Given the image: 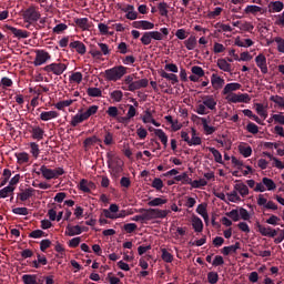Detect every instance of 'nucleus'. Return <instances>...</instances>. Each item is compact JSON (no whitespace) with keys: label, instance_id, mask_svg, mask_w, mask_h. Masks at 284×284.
Segmentation results:
<instances>
[{"label":"nucleus","instance_id":"nucleus-1","mask_svg":"<svg viewBox=\"0 0 284 284\" xmlns=\"http://www.w3.org/2000/svg\"><path fill=\"white\" fill-rule=\"evenodd\" d=\"M140 212L142 215H135L132 221H151L156 219H165L171 211L170 210H160V209H141Z\"/></svg>","mask_w":284,"mask_h":284},{"label":"nucleus","instance_id":"nucleus-2","mask_svg":"<svg viewBox=\"0 0 284 284\" xmlns=\"http://www.w3.org/2000/svg\"><path fill=\"white\" fill-rule=\"evenodd\" d=\"M128 73V68L123 65L114 67L105 71V79L108 81L116 82Z\"/></svg>","mask_w":284,"mask_h":284},{"label":"nucleus","instance_id":"nucleus-3","mask_svg":"<svg viewBox=\"0 0 284 284\" xmlns=\"http://www.w3.org/2000/svg\"><path fill=\"white\" fill-rule=\"evenodd\" d=\"M98 45L100 48V51L97 50L95 47H92L89 52L92 55V58L100 60L102 58V55H109L111 53V50L109 49L108 44L99 43Z\"/></svg>","mask_w":284,"mask_h":284},{"label":"nucleus","instance_id":"nucleus-4","mask_svg":"<svg viewBox=\"0 0 284 284\" xmlns=\"http://www.w3.org/2000/svg\"><path fill=\"white\" fill-rule=\"evenodd\" d=\"M41 13L36 7H29L23 13L26 22H36L40 19Z\"/></svg>","mask_w":284,"mask_h":284},{"label":"nucleus","instance_id":"nucleus-5","mask_svg":"<svg viewBox=\"0 0 284 284\" xmlns=\"http://www.w3.org/2000/svg\"><path fill=\"white\" fill-rule=\"evenodd\" d=\"M67 70V65L63 63H52L43 68L47 73H53L55 75H61Z\"/></svg>","mask_w":284,"mask_h":284},{"label":"nucleus","instance_id":"nucleus-6","mask_svg":"<svg viewBox=\"0 0 284 284\" xmlns=\"http://www.w3.org/2000/svg\"><path fill=\"white\" fill-rule=\"evenodd\" d=\"M36 55V60L33 62L34 67H40L44 63H47V61L51 60V55L45 52L44 50H38Z\"/></svg>","mask_w":284,"mask_h":284},{"label":"nucleus","instance_id":"nucleus-7","mask_svg":"<svg viewBox=\"0 0 284 284\" xmlns=\"http://www.w3.org/2000/svg\"><path fill=\"white\" fill-rule=\"evenodd\" d=\"M255 64H257V68L260 69L262 74L268 73L267 60L264 54H258L257 57H255Z\"/></svg>","mask_w":284,"mask_h":284},{"label":"nucleus","instance_id":"nucleus-8","mask_svg":"<svg viewBox=\"0 0 284 284\" xmlns=\"http://www.w3.org/2000/svg\"><path fill=\"white\" fill-rule=\"evenodd\" d=\"M74 23L82 31H90L92 28V22H90L89 18H74Z\"/></svg>","mask_w":284,"mask_h":284},{"label":"nucleus","instance_id":"nucleus-9","mask_svg":"<svg viewBox=\"0 0 284 284\" xmlns=\"http://www.w3.org/2000/svg\"><path fill=\"white\" fill-rule=\"evenodd\" d=\"M257 232L262 236H267V237H275L277 235V231L273 230L271 226L265 227L264 225L257 223Z\"/></svg>","mask_w":284,"mask_h":284},{"label":"nucleus","instance_id":"nucleus-10","mask_svg":"<svg viewBox=\"0 0 284 284\" xmlns=\"http://www.w3.org/2000/svg\"><path fill=\"white\" fill-rule=\"evenodd\" d=\"M7 30H9L13 36L14 38L17 39H27L30 37V33L28 31H24V30H19L17 28H13V27H10V26H7L6 27Z\"/></svg>","mask_w":284,"mask_h":284},{"label":"nucleus","instance_id":"nucleus-11","mask_svg":"<svg viewBox=\"0 0 284 284\" xmlns=\"http://www.w3.org/2000/svg\"><path fill=\"white\" fill-rule=\"evenodd\" d=\"M202 103H204L205 108H209V110L211 111L216 110L217 102L215 101L213 95L202 97Z\"/></svg>","mask_w":284,"mask_h":284},{"label":"nucleus","instance_id":"nucleus-12","mask_svg":"<svg viewBox=\"0 0 284 284\" xmlns=\"http://www.w3.org/2000/svg\"><path fill=\"white\" fill-rule=\"evenodd\" d=\"M133 27L135 29H142V30L154 29L153 22H149V20H138V21L133 22Z\"/></svg>","mask_w":284,"mask_h":284},{"label":"nucleus","instance_id":"nucleus-13","mask_svg":"<svg viewBox=\"0 0 284 284\" xmlns=\"http://www.w3.org/2000/svg\"><path fill=\"white\" fill-rule=\"evenodd\" d=\"M225 80L219 77L217 74L213 73L211 75V85H213V89L220 90L224 87Z\"/></svg>","mask_w":284,"mask_h":284},{"label":"nucleus","instance_id":"nucleus-14","mask_svg":"<svg viewBox=\"0 0 284 284\" xmlns=\"http://www.w3.org/2000/svg\"><path fill=\"white\" fill-rule=\"evenodd\" d=\"M149 85V80L148 79H142L139 81H134V83L128 88V91L134 92L136 90H140L142 88H146Z\"/></svg>","mask_w":284,"mask_h":284},{"label":"nucleus","instance_id":"nucleus-15","mask_svg":"<svg viewBox=\"0 0 284 284\" xmlns=\"http://www.w3.org/2000/svg\"><path fill=\"white\" fill-rule=\"evenodd\" d=\"M250 95L248 94H240V95H237V94H231V98H229V101H231V102H233V103H237V102H240V103H247V102H250Z\"/></svg>","mask_w":284,"mask_h":284},{"label":"nucleus","instance_id":"nucleus-16","mask_svg":"<svg viewBox=\"0 0 284 284\" xmlns=\"http://www.w3.org/2000/svg\"><path fill=\"white\" fill-rule=\"evenodd\" d=\"M267 8L270 13L281 12L284 9V2H280V0L268 2Z\"/></svg>","mask_w":284,"mask_h":284},{"label":"nucleus","instance_id":"nucleus-17","mask_svg":"<svg viewBox=\"0 0 284 284\" xmlns=\"http://www.w3.org/2000/svg\"><path fill=\"white\" fill-rule=\"evenodd\" d=\"M69 47L71 50H77V52L81 55H84L87 52V47L80 41H74V42L70 43Z\"/></svg>","mask_w":284,"mask_h":284},{"label":"nucleus","instance_id":"nucleus-18","mask_svg":"<svg viewBox=\"0 0 284 284\" xmlns=\"http://www.w3.org/2000/svg\"><path fill=\"white\" fill-rule=\"evenodd\" d=\"M37 174H42V176L47 180H52L55 176L53 170L48 169L45 165H42L40 172H37Z\"/></svg>","mask_w":284,"mask_h":284},{"label":"nucleus","instance_id":"nucleus-19","mask_svg":"<svg viewBox=\"0 0 284 284\" xmlns=\"http://www.w3.org/2000/svg\"><path fill=\"white\" fill-rule=\"evenodd\" d=\"M95 187V184L93 182H89L88 180H81L80 182V190L90 193L92 189Z\"/></svg>","mask_w":284,"mask_h":284},{"label":"nucleus","instance_id":"nucleus-20","mask_svg":"<svg viewBox=\"0 0 284 284\" xmlns=\"http://www.w3.org/2000/svg\"><path fill=\"white\" fill-rule=\"evenodd\" d=\"M195 118L202 121V128L204 129V133H206V135H211L216 131L214 126H210L207 124V120L205 118H199V116H195Z\"/></svg>","mask_w":284,"mask_h":284},{"label":"nucleus","instance_id":"nucleus-21","mask_svg":"<svg viewBox=\"0 0 284 284\" xmlns=\"http://www.w3.org/2000/svg\"><path fill=\"white\" fill-rule=\"evenodd\" d=\"M36 190L32 187L26 189L23 192L18 194V197L24 202L34 195Z\"/></svg>","mask_w":284,"mask_h":284},{"label":"nucleus","instance_id":"nucleus-22","mask_svg":"<svg viewBox=\"0 0 284 284\" xmlns=\"http://www.w3.org/2000/svg\"><path fill=\"white\" fill-rule=\"evenodd\" d=\"M31 134L32 139L40 141L43 139L44 131L40 126H32Z\"/></svg>","mask_w":284,"mask_h":284},{"label":"nucleus","instance_id":"nucleus-23","mask_svg":"<svg viewBox=\"0 0 284 284\" xmlns=\"http://www.w3.org/2000/svg\"><path fill=\"white\" fill-rule=\"evenodd\" d=\"M67 231L68 232H65V234H68L69 236L80 235L83 232L82 227L79 225H75V226L68 225Z\"/></svg>","mask_w":284,"mask_h":284},{"label":"nucleus","instance_id":"nucleus-24","mask_svg":"<svg viewBox=\"0 0 284 284\" xmlns=\"http://www.w3.org/2000/svg\"><path fill=\"white\" fill-rule=\"evenodd\" d=\"M97 143H102V141L100 139H98L97 136H91L84 140L83 142V146L85 149V151L89 150V148L93 146Z\"/></svg>","mask_w":284,"mask_h":284},{"label":"nucleus","instance_id":"nucleus-25","mask_svg":"<svg viewBox=\"0 0 284 284\" xmlns=\"http://www.w3.org/2000/svg\"><path fill=\"white\" fill-rule=\"evenodd\" d=\"M197 45V40L195 37L191 36L187 38L186 41H184V47H186V50L193 51Z\"/></svg>","mask_w":284,"mask_h":284},{"label":"nucleus","instance_id":"nucleus-26","mask_svg":"<svg viewBox=\"0 0 284 284\" xmlns=\"http://www.w3.org/2000/svg\"><path fill=\"white\" fill-rule=\"evenodd\" d=\"M58 116H59V113L55 111L42 112L40 114V119L44 122L50 121L52 119H57Z\"/></svg>","mask_w":284,"mask_h":284},{"label":"nucleus","instance_id":"nucleus-27","mask_svg":"<svg viewBox=\"0 0 284 284\" xmlns=\"http://www.w3.org/2000/svg\"><path fill=\"white\" fill-rule=\"evenodd\" d=\"M235 191L240 192V195H242V197H245L250 194V190L244 183L235 184Z\"/></svg>","mask_w":284,"mask_h":284},{"label":"nucleus","instance_id":"nucleus-28","mask_svg":"<svg viewBox=\"0 0 284 284\" xmlns=\"http://www.w3.org/2000/svg\"><path fill=\"white\" fill-rule=\"evenodd\" d=\"M244 12H246V14H257L258 12L263 13V9L262 7H257L256 4H248L246 9H244Z\"/></svg>","mask_w":284,"mask_h":284},{"label":"nucleus","instance_id":"nucleus-29","mask_svg":"<svg viewBox=\"0 0 284 284\" xmlns=\"http://www.w3.org/2000/svg\"><path fill=\"white\" fill-rule=\"evenodd\" d=\"M241 89V84L239 83H230V84H226V87H224V90L222 91V93L224 95L233 92V91H237Z\"/></svg>","mask_w":284,"mask_h":284},{"label":"nucleus","instance_id":"nucleus-30","mask_svg":"<svg viewBox=\"0 0 284 284\" xmlns=\"http://www.w3.org/2000/svg\"><path fill=\"white\" fill-rule=\"evenodd\" d=\"M207 205L202 203L200 205H197V210H195L197 212V214H200L202 216V219H204V221L209 220V214H207Z\"/></svg>","mask_w":284,"mask_h":284},{"label":"nucleus","instance_id":"nucleus-31","mask_svg":"<svg viewBox=\"0 0 284 284\" xmlns=\"http://www.w3.org/2000/svg\"><path fill=\"white\" fill-rule=\"evenodd\" d=\"M160 75L169 81H171V83L174 85L176 83H179V78L178 75L173 74V73H166L165 71H162L160 73Z\"/></svg>","mask_w":284,"mask_h":284},{"label":"nucleus","instance_id":"nucleus-32","mask_svg":"<svg viewBox=\"0 0 284 284\" xmlns=\"http://www.w3.org/2000/svg\"><path fill=\"white\" fill-rule=\"evenodd\" d=\"M14 186H6L4 189L0 190V199H6L10 195H13L14 193Z\"/></svg>","mask_w":284,"mask_h":284},{"label":"nucleus","instance_id":"nucleus-33","mask_svg":"<svg viewBox=\"0 0 284 284\" xmlns=\"http://www.w3.org/2000/svg\"><path fill=\"white\" fill-rule=\"evenodd\" d=\"M241 247L240 243H235V245H231V246H224V248H222V254L224 255H230V253H236V251Z\"/></svg>","mask_w":284,"mask_h":284},{"label":"nucleus","instance_id":"nucleus-34","mask_svg":"<svg viewBox=\"0 0 284 284\" xmlns=\"http://www.w3.org/2000/svg\"><path fill=\"white\" fill-rule=\"evenodd\" d=\"M262 184L266 187L267 191H274L276 189L275 182L268 178H263Z\"/></svg>","mask_w":284,"mask_h":284},{"label":"nucleus","instance_id":"nucleus-35","mask_svg":"<svg viewBox=\"0 0 284 284\" xmlns=\"http://www.w3.org/2000/svg\"><path fill=\"white\" fill-rule=\"evenodd\" d=\"M217 68H220V70H222L224 72H231L232 65L230 63H227L226 60L220 59V60H217Z\"/></svg>","mask_w":284,"mask_h":284},{"label":"nucleus","instance_id":"nucleus-36","mask_svg":"<svg viewBox=\"0 0 284 284\" xmlns=\"http://www.w3.org/2000/svg\"><path fill=\"white\" fill-rule=\"evenodd\" d=\"M155 131V135L161 140V142L164 144V148L168 146V142H169V138L165 134V132L163 130H154Z\"/></svg>","mask_w":284,"mask_h":284},{"label":"nucleus","instance_id":"nucleus-37","mask_svg":"<svg viewBox=\"0 0 284 284\" xmlns=\"http://www.w3.org/2000/svg\"><path fill=\"white\" fill-rule=\"evenodd\" d=\"M22 281L24 284H37V275L36 274H24L22 276Z\"/></svg>","mask_w":284,"mask_h":284},{"label":"nucleus","instance_id":"nucleus-38","mask_svg":"<svg viewBox=\"0 0 284 284\" xmlns=\"http://www.w3.org/2000/svg\"><path fill=\"white\" fill-rule=\"evenodd\" d=\"M193 230H195V232H202L203 231V222L197 216H193Z\"/></svg>","mask_w":284,"mask_h":284},{"label":"nucleus","instance_id":"nucleus-39","mask_svg":"<svg viewBox=\"0 0 284 284\" xmlns=\"http://www.w3.org/2000/svg\"><path fill=\"white\" fill-rule=\"evenodd\" d=\"M84 121H87V120H85V116L83 115V113L77 114V115H74V116L72 118L71 125H72L73 128H75V126H78V124H80V123H82V122H84Z\"/></svg>","mask_w":284,"mask_h":284},{"label":"nucleus","instance_id":"nucleus-40","mask_svg":"<svg viewBox=\"0 0 284 284\" xmlns=\"http://www.w3.org/2000/svg\"><path fill=\"white\" fill-rule=\"evenodd\" d=\"M159 11L162 17H169V4L168 2H160L159 4Z\"/></svg>","mask_w":284,"mask_h":284},{"label":"nucleus","instance_id":"nucleus-41","mask_svg":"<svg viewBox=\"0 0 284 284\" xmlns=\"http://www.w3.org/2000/svg\"><path fill=\"white\" fill-rule=\"evenodd\" d=\"M87 93L91 98H101L102 97V91L98 88H89Z\"/></svg>","mask_w":284,"mask_h":284},{"label":"nucleus","instance_id":"nucleus-42","mask_svg":"<svg viewBox=\"0 0 284 284\" xmlns=\"http://www.w3.org/2000/svg\"><path fill=\"white\" fill-rule=\"evenodd\" d=\"M99 110L98 105L90 106L83 114L84 119L88 120L90 116L94 115Z\"/></svg>","mask_w":284,"mask_h":284},{"label":"nucleus","instance_id":"nucleus-43","mask_svg":"<svg viewBox=\"0 0 284 284\" xmlns=\"http://www.w3.org/2000/svg\"><path fill=\"white\" fill-rule=\"evenodd\" d=\"M166 203H168V200L162 197H155L154 200L150 201L148 204L149 206H161Z\"/></svg>","mask_w":284,"mask_h":284},{"label":"nucleus","instance_id":"nucleus-44","mask_svg":"<svg viewBox=\"0 0 284 284\" xmlns=\"http://www.w3.org/2000/svg\"><path fill=\"white\" fill-rule=\"evenodd\" d=\"M209 152H211L213 154V158H215V162H217V163L223 162L222 154L219 150H216L214 148H209Z\"/></svg>","mask_w":284,"mask_h":284},{"label":"nucleus","instance_id":"nucleus-45","mask_svg":"<svg viewBox=\"0 0 284 284\" xmlns=\"http://www.w3.org/2000/svg\"><path fill=\"white\" fill-rule=\"evenodd\" d=\"M191 186H193L194 189H200L202 186H205L207 185V181L205 179H200V180H195V181H192L191 180Z\"/></svg>","mask_w":284,"mask_h":284},{"label":"nucleus","instance_id":"nucleus-46","mask_svg":"<svg viewBox=\"0 0 284 284\" xmlns=\"http://www.w3.org/2000/svg\"><path fill=\"white\" fill-rule=\"evenodd\" d=\"M275 43H276V45H277V51L280 52V53H283L284 54V39H282L281 37H276V38H274V40H273Z\"/></svg>","mask_w":284,"mask_h":284},{"label":"nucleus","instance_id":"nucleus-47","mask_svg":"<svg viewBox=\"0 0 284 284\" xmlns=\"http://www.w3.org/2000/svg\"><path fill=\"white\" fill-rule=\"evenodd\" d=\"M270 101L277 104L281 108H284V98L280 95H272L270 97Z\"/></svg>","mask_w":284,"mask_h":284},{"label":"nucleus","instance_id":"nucleus-48","mask_svg":"<svg viewBox=\"0 0 284 284\" xmlns=\"http://www.w3.org/2000/svg\"><path fill=\"white\" fill-rule=\"evenodd\" d=\"M255 111H257V114L260 116H262L263 119L267 118V113H266L263 104H261V103L255 104Z\"/></svg>","mask_w":284,"mask_h":284},{"label":"nucleus","instance_id":"nucleus-49","mask_svg":"<svg viewBox=\"0 0 284 284\" xmlns=\"http://www.w3.org/2000/svg\"><path fill=\"white\" fill-rule=\"evenodd\" d=\"M18 163L23 164L29 162V154L26 152L16 154Z\"/></svg>","mask_w":284,"mask_h":284},{"label":"nucleus","instance_id":"nucleus-50","mask_svg":"<svg viewBox=\"0 0 284 284\" xmlns=\"http://www.w3.org/2000/svg\"><path fill=\"white\" fill-rule=\"evenodd\" d=\"M152 36L151 32L143 33V37L141 38V42L143 45H150L152 43Z\"/></svg>","mask_w":284,"mask_h":284},{"label":"nucleus","instance_id":"nucleus-51","mask_svg":"<svg viewBox=\"0 0 284 284\" xmlns=\"http://www.w3.org/2000/svg\"><path fill=\"white\" fill-rule=\"evenodd\" d=\"M175 181L180 182L183 181L184 184L192 183V179L189 178L187 173H183L182 175H178L174 178Z\"/></svg>","mask_w":284,"mask_h":284},{"label":"nucleus","instance_id":"nucleus-52","mask_svg":"<svg viewBox=\"0 0 284 284\" xmlns=\"http://www.w3.org/2000/svg\"><path fill=\"white\" fill-rule=\"evenodd\" d=\"M275 18V22L274 24L277 27H284V11H282V13H277L276 16H274Z\"/></svg>","mask_w":284,"mask_h":284},{"label":"nucleus","instance_id":"nucleus-53","mask_svg":"<svg viewBox=\"0 0 284 284\" xmlns=\"http://www.w3.org/2000/svg\"><path fill=\"white\" fill-rule=\"evenodd\" d=\"M30 152L33 158L38 159L40 154L39 145L36 142L30 143Z\"/></svg>","mask_w":284,"mask_h":284},{"label":"nucleus","instance_id":"nucleus-54","mask_svg":"<svg viewBox=\"0 0 284 284\" xmlns=\"http://www.w3.org/2000/svg\"><path fill=\"white\" fill-rule=\"evenodd\" d=\"M246 131H248V133L255 135L258 133V126L253 122H248V124H246Z\"/></svg>","mask_w":284,"mask_h":284},{"label":"nucleus","instance_id":"nucleus-55","mask_svg":"<svg viewBox=\"0 0 284 284\" xmlns=\"http://www.w3.org/2000/svg\"><path fill=\"white\" fill-rule=\"evenodd\" d=\"M162 258H163L164 262L171 263V262H173L174 257L170 252H168L166 248H163L162 250Z\"/></svg>","mask_w":284,"mask_h":284},{"label":"nucleus","instance_id":"nucleus-56","mask_svg":"<svg viewBox=\"0 0 284 284\" xmlns=\"http://www.w3.org/2000/svg\"><path fill=\"white\" fill-rule=\"evenodd\" d=\"M206 278L211 284H216L219 282V274L216 272H209Z\"/></svg>","mask_w":284,"mask_h":284},{"label":"nucleus","instance_id":"nucleus-57","mask_svg":"<svg viewBox=\"0 0 284 284\" xmlns=\"http://www.w3.org/2000/svg\"><path fill=\"white\" fill-rule=\"evenodd\" d=\"M45 236H47V234L41 230H34L29 234V237H31V239H40V237H45Z\"/></svg>","mask_w":284,"mask_h":284},{"label":"nucleus","instance_id":"nucleus-58","mask_svg":"<svg viewBox=\"0 0 284 284\" xmlns=\"http://www.w3.org/2000/svg\"><path fill=\"white\" fill-rule=\"evenodd\" d=\"M73 103L72 100H65V101H60L55 104V108L58 110H63L64 108H68L70 106L71 104Z\"/></svg>","mask_w":284,"mask_h":284},{"label":"nucleus","instance_id":"nucleus-59","mask_svg":"<svg viewBox=\"0 0 284 284\" xmlns=\"http://www.w3.org/2000/svg\"><path fill=\"white\" fill-rule=\"evenodd\" d=\"M240 219L244 220V221H250L251 220V215L248 213V211L244 207H240Z\"/></svg>","mask_w":284,"mask_h":284},{"label":"nucleus","instance_id":"nucleus-60","mask_svg":"<svg viewBox=\"0 0 284 284\" xmlns=\"http://www.w3.org/2000/svg\"><path fill=\"white\" fill-rule=\"evenodd\" d=\"M229 195V201L231 202H234V203H237V202H241L242 199L240 197V195L237 194V191H233L231 193L227 194Z\"/></svg>","mask_w":284,"mask_h":284},{"label":"nucleus","instance_id":"nucleus-61","mask_svg":"<svg viewBox=\"0 0 284 284\" xmlns=\"http://www.w3.org/2000/svg\"><path fill=\"white\" fill-rule=\"evenodd\" d=\"M164 184L163 181L159 178H155L152 182V187L156 189L158 191H161L163 189Z\"/></svg>","mask_w":284,"mask_h":284},{"label":"nucleus","instance_id":"nucleus-62","mask_svg":"<svg viewBox=\"0 0 284 284\" xmlns=\"http://www.w3.org/2000/svg\"><path fill=\"white\" fill-rule=\"evenodd\" d=\"M110 118L116 119L119 116V110L116 106H110L106 111Z\"/></svg>","mask_w":284,"mask_h":284},{"label":"nucleus","instance_id":"nucleus-63","mask_svg":"<svg viewBox=\"0 0 284 284\" xmlns=\"http://www.w3.org/2000/svg\"><path fill=\"white\" fill-rule=\"evenodd\" d=\"M123 98V92L122 91H114L111 93V99H113L115 102H121Z\"/></svg>","mask_w":284,"mask_h":284},{"label":"nucleus","instance_id":"nucleus-64","mask_svg":"<svg viewBox=\"0 0 284 284\" xmlns=\"http://www.w3.org/2000/svg\"><path fill=\"white\" fill-rule=\"evenodd\" d=\"M51 245H52V242L50 240H42L40 242V250L42 252H45Z\"/></svg>","mask_w":284,"mask_h":284}]
</instances>
